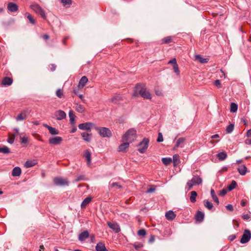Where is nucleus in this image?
Listing matches in <instances>:
<instances>
[{"label":"nucleus","mask_w":251,"mask_h":251,"mask_svg":"<svg viewBox=\"0 0 251 251\" xmlns=\"http://www.w3.org/2000/svg\"><path fill=\"white\" fill-rule=\"evenodd\" d=\"M133 95L135 97L140 95L145 99H151V94L144 84H137L136 85Z\"/></svg>","instance_id":"1"},{"label":"nucleus","mask_w":251,"mask_h":251,"mask_svg":"<svg viewBox=\"0 0 251 251\" xmlns=\"http://www.w3.org/2000/svg\"><path fill=\"white\" fill-rule=\"evenodd\" d=\"M197 172V171L194 172L192 178L187 182L186 186L188 190H191L194 185H199L202 183V179L200 176L196 174Z\"/></svg>","instance_id":"2"},{"label":"nucleus","mask_w":251,"mask_h":251,"mask_svg":"<svg viewBox=\"0 0 251 251\" xmlns=\"http://www.w3.org/2000/svg\"><path fill=\"white\" fill-rule=\"evenodd\" d=\"M137 137L136 130L134 128L129 129L123 136V141H128L132 143L134 141Z\"/></svg>","instance_id":"3"},{"label":"nucleus","mask_w":251,"mask_h":251,"mask_svg":"<svg viewBox=\"0 0 251 251\" xmlns=\"http://www.w3.org/2000/svg\"><path fill=\"white\" fill-rule=\"evenodd\" d=\"M96 129L102 137H110L112 136V132L108 128L97 127Z\"/></svg>","instance_id":"4"},{"label":"nucleus","mask_w":251,"mask_h":251,"mask_svg":"<svg viewBox=\"0 0 251 251\" xmlns=\"http://www.w3.org/2000/svg\"><path fill=\"white\" fill-rule=\"evenodd\" d=\"M149 140L147 138H144L143 140L138 145V151L140 153H144L149 146Z\"/></svg>","instance_id":"5"},{"label":"nucleus","mask_w":251,"mask_h":251,"mask_svg":"<svg viewBox=\"0 0 251 251\" xmlns=\"http://www.w3.org/2000/svg\"><path fill=\"white\" fill-rule=\"evenodd\" d=\"M53 182L55 185L60 186H68L69 184V182L67 179L61 177H55L53 179Z\"/></svg>","instance_id":"6"},{"label":"nucleus","mask_w":251,"mask_h":251,"mask_svg":"<svg viewBox=\"0 0 251 251\" xmlns=\"http://www.w3.org/2000/svg\"><path fill=\"white\" fill-rule=\"evenodd\" d=\"M66 117V113L61 110H58L54 112L52 118L58 121L65 119Z\"/></svg>","instance_id":"7"},{"label":"nucleus","mask_w":251,"mask_h":251,"mask_svg":"<svg viewBox=\"0 0 251 251\" xmlns=\"http://www.w3.org/2000/svg\"><path fill=\"white\" fill-rule=\"evenodd\" d=\"M31 8L36 13L39 14L43 19L46 18V15L44 10L38 4H33L31 5Z\"/></svg>","instance_id":"8"},{"label":"nucleus","mask_w":251,"mask_h":251,"mask_svg":"<svg viewBox=\"0 0 251 251\" xmlns=\"http://www.w3.org/2000/svg\"><path fill=\"white\" fill-rule=\"evenodd\" d=\"M251 238V231L248 229H245L240 240V242L242 244H245L250 241Z\"/></svg>","instance_id":"9"},{"label":"nucleus","mask_w":251,"mask_h":251,"mask_svg":"<svg viewBox=\"0 0 251 251\" xmlns=\"http://www.w3.org/2000/svg\"><path fill=\"white\" fill-rule=\"evenodd\" d=\"M107 224L108 226L115 233H118L121 231L120 226L117 223L108 222Z\"/></svg>","instance_id":"10"},{"label":"nucleus","mask_w":251,"mask_h":251,"mask_svg":"<svg viewBox=\"0 0 251 251\" xmlns=\"http://www.w3.org/2000/svg\"><path fill=\"white\" fill-rule=\"evenodd\" d=\"M63 141L62 138L60 136H55L50 138L49 143L53 145H57L60 144Z\"/></svg>","instance_id":"11"},{"label":"nucleus","mask_w":251,"mask_h":251,"mask_svg":"<svg viewBox=\"0 0 251 251\" xmlns=\"http://www.w3.org/2000/svg\"><path fill=\"white\" fill-rule=\"evenodd\" d=\"M29 111L28 110H24L20 114H18L16 118L17 121H23L27 119Z\"/></svg>","instance_id":"12"},{"label":"nucleus","mask_w":251,"mask_h":251,"mask_svg":"<svg viewBox=\"0 0 251 251\" xmlns=\"http://www.w3.org/2000/svg\"><path fill=\"white\" fill-rule=\"evenodd\" d=\"M94 124L90 122H86L78 125V127L81 130H90Z\"/></svg>","instance_id":"13"},{"label":"nucleus","mask_w":251,"mask_h":251,"mask_svg":"<svg viewBox=\"0 0 251 251\" xmlns=\"http://www.w3.org/2000/svg\"><path fill=\"white\" fill-rule=\"evenodd\" d=\"M7 9L11 12H15L18 10V6L15 3L9 2L7 4Z\"/></svg>","instance_id":"14"},{"label":"nucleus","mask_w":251,"mask_h":251,"mask_svg":"<svg viewBox=\"0 0 251 251\" xmlns=\"http://www.w3.org/2000/svg\"><path fill=\"white\" fill-rule=\"evenodd\" d=\"M13 79L12 78L5 76L1 81V85L2 86H10L12 84Z\"/></svg>","instance_id":"15"},{"label":"nucleus","mask_w":251,"mask_h":251,"mask_svg":"<svg viewBox=\"0 0 251 251\" xmlns=\"http://www.w3.org/2000/svg\"><path fill=\"white\" fill-rule=\"evenodd\" d=\"M88 81L87 77L86 76H83L80 79L77 87L80 89H82Z\"/></svg>","instance_id":"16"},{"label":"nucleus","mask_w":251,"mask_h":251,"mask_svg":"<svg viewBox=\"0 0 251 251\" xmlns=\"http://www.w3.org/2000/svg\"><path fill=\"white\" fill-rule=\"evenodd\" d=\"M124 142L123 144H121L119 146L118 151H122V152L125 151L127 149V148H128V147H129V145L130 143H129L128 141H124Z\"/></svg>","instance_id":"17"},{"label":"nucleus","mask_w":251,"mask_h":251,"mask_svg":"<svg viewBox=\"0 0 251 251\" xmlns=\"http://www.w3.org/2000/svg\"><path fill=\"white\" fill-rule=\"evenodd\" d=\"M96 251H108L103 243L99 242L95 247Z\"/></svg>","instance_id":"18"},{"label":"nucleus","mask_w":251,"mask_h":251,"mask_svg":"<svg viewBox=\"0 0 251 251\" xmlns=\"http://www.w3.org/2000/svg\"><path fill=\"white\" fill-rule=\"evenodd\" d=\"M89 233L87 230L81 232L78 236V239L80 241H83L89 237Z\"/></svg>","instance_id":"19"},{"label":"nucleus","mask_w":251,"mask_h":251,"mask_svg":"<svg viewBox=\"0 0 251 251\" xmlns=\"http://www.w3.org/2000/svg\"><path fill=\"white\" fill-rule=\"evenodd\" d=\"M204 217V214L200 211H198L196 214L195 219L196 221L201 222L203 220Z\"/></svg>","instance_id":"20"},{"label":"nucleus","mask_w":251,"mask_h":251,"mask_svg":"<svg viewBox=\"0 0 251 251\" xmlns=\"http://www.w3.org/2000/svg\"><path fill=\"white\" fill-rule=\"evenodd\" d=\"M171 43H174L173 36L165 37L161 39V44H167Z\"/></svg>","instance_id":"21"},{"label":"nucleus","mask_w":251,"mask_h":251,"mask_svg":"<svg viewBox=\"0 0 251 251\" xmlns=\"http://www.w3.org/2000/svg\"><path fill=\"white\" fill-rule=\"evenodd\" d=\"M84 156L85 157L86 160H87V163L88 166H90L91 165V153L90 151L87 150L85 151L84 153Z\"/></svg>","instance_id":"22"},{"label":"nucleus","mask_w":251,"mask_h":251,"mask_svg":"<svg viewBox=\"0 0 251 251\" xmlns=\"http://www.w3.org/2000/svg\"><path fill=\"white\" fill-rule=\"evenodd\" d=\"M165 217L168 220H173L176 218V215L173 211L170 210L166 213Z\"/></svg>","instance_id":"23"},{"label":"nucleus","mask_w":251,"mask_h":251,"mask_svg":"<svg viewBox=\"0 0 251 251\" xmlns=\"http://www.w3.org/2000/svg\"><path fill=\"white\" fill-rule=\"evenodd\" d=\"M44 126L46 127L48 129L50 133L51 134L57 135L59 134V131L57 130L55 128L49 126L47 125H44Z\"/></svg>","instance_id":"24"},{"label":"nucleus","mask_w":251,"mask_h":251,"mask_svg":"<svg viewBox=\"0 0 251 251\" xmlns=\"http://www.w3.org/2000/svg\"><path fill=\"white\" fill-rule=\"evenodd\" d=\"M82 138H83V139L86 141V142H90L91 140V137H92V134L91 133H86V132H82L81 133V134Z\"/></svg>","instance_id":"25"},{"label":"nucleus","mask_w":251,"mask_h":251,"mask_svg":"<svg viewBox=\"0 0 251 251\" xmlns=\"http://www.w3.org/2000/svg\"><path fill=\"white\" fill-rule=\"evenodd\" d=\"M21 174V169L19 167H15L12 172V175L13 176H19Z\"/></svg>","instance_id":"26"},{"label":"nucleus","mask_w":251,"mask_h":251,"mask_svg":"<svg viewBox=\"0 0 251 251\" xmlns=\"http://www.w3.org/2000/svg\"><path fill=\"white\" fill-rule=\"evenodd\" d=\"M216 156L219 160L221 161L224 160L227 158V154L225 151L219 152Z\"/></svg>","instance_id":"27"},{"label":"nucleus","mask_w":251,"mask_h":251,"mask_svg":"<svg viewBox=\"0 0 251 251\" xmlns=\"http://www.w3.org/2000/svg\"><path fill=\"white\" fill-rule=\"evenodd\" d=\"M37 162L34 160H27L25 164V167L26 168H30L35 166Z\"/></svg>","instance_id":"28"},{"label":"nucleus","mask_w":251,"mask_h":251,"mask_svg":"<svg viewBox=\"0 0 251 251\" xmlns=\"http://www.w3.org/2000/svg\"><path fill=\"white\" fill-rule=\"evenodd\" d=\"M173 161L174 163V166L176 167L177 166L180 162L179 155L177 154L174 155L173 156Z\"/></svg>","instance_id":"29"},{"label":"nucleus","mask_w":251,"mask_h":251,"mask_svg":"<svg viewBox=\"0 0 251 251\" xmlns=\"http://www.w3.org/2000/svg\"><path fill=\"white\" fill-rule=\"evenodd\" d=\"M70 123L72 125L75 124V116L73 110H70L69 112Z\"/></svg>","instance_id":"30"},{"label":"nucleus","mask_w":251,"mask_h":251,"mask_svg":"<svg viewBox=\"0 0 251 251\" xmlns=\"http://www.w3.org/2000/svg\"><path fill=\"white\" fill-rule=\"evenodd\" d=\"M247 169L245 165H242L238 168V171L241 175H245L247 172Z\"/></svg>","instance_id":"31"},{"label":"nucleus","mask_w":251,"mask_h":251,"mask_svg":"<svg viewBox=\"0 0 251 251\" xmlns=\"http://www.w3.org/2000/svg\"><path fill=\"white\" fill-rule=\"evenodd\" d=\"M91 200L92 199L90 197H87L86 198H85L81 203V207H85L91 202Z\"/></svg>","instance_id":"32"},{"label":"nucleus","mask_w":251,"mask_h":251,"mask_svg":"<svg viewBox=\"0 0 251 251\" xmlns=\"http://www.w3.org/2000/svg\"><path fill=\"white\" fill-rule=\"evenodd\" d=\"M195 58L196 60H198L201 63H206L208 61V58H203L201 56V55H196Z\"/></svg>","instance_id":"33"},{"label":"nucleus","mask_w":251,"mask_h":251,"mask_svg":"<svg viewBox=\"0 0 251 251\" xmlns=\"http://www.w3.org/2000/svg\"><path fill=\"white\" fill-rule=\"evenodd\" d=\"M203 204L204 206L208 210H211L213 207V204L208 200H204Z\"/></svg>","instance_id":"34"},{"label":"nucleus","mask_w":251,"mask_h":251,"mask_svg":"<svg viewBox=\"0 0 251 251\" xmlns=\"http://www.w3.org/2000/svg\"><path fill=\"white\" fill-rule=\"evenodd\" d=\"M26 15V17L29 21V22L32 24V25H34L36 24V20L33 18V17L31 16L29 13H26L25 14Z\"/></svg>","instance_id":"35"},{"label":"nucleus","mask_w":251,"mask_h":251,"mask_svg":"<svg viewBox=\"0 0 251 251\" xmlns=\"http://www.w3.org/2000/svg\"><path fill=\"white\" fill-rule=\"evenodd\" d=\"M185 141V138L181 137V138H178L176 141V148L179 147H182V144L184 143Z\"/></svg>","instance_id":"36"},{"label":"nucleus","mask_w":251,"mask_h":251,"mask_svg":"<svg viewBox=\"0 0 251 251\" xmlns=\"http://www.w3.org/2000/svg\"><path fill=\"white\" fill-rule=\"evenodd\" d=\"M197 196V193L196 191H193L191 192V196L190 200L192 202H195L196 201V197Z\"/></svg>","instance_id":"37"},{"label":"nucleus","mask_w":251,"mask_h":251,"mask_svg":"<svg viewBox=\"0 0 251 251\" xmlns=\"http://www.w3.org/2000/svg\"><path fill=\"white\" fill-rule=\"evenodd\" d=\"M210 193H211V197H212V199H213L214 201H215L217 204H219V201L218 198L216 196L215 191L213 189H211Z\"/></svg>","instance_id":"38"},{"label":"nucleus","mask_w":251,"mask_h":251,"mask_svg":"<svg viewBox=\"0 0 251 251\" xmlns=\"http://www.w3.org/2000/svg\"><path fill=\"white\" fill-rule=\"evenodd\" d=\"M75 110L79 113H83L85 108L82 105L77 103L75 106Z\"/></svg>","instance_id":"39"},{"label":"nucleus","mask_w":251,"mask_h":251,"mask_svg":"<svg viewBox=\"0 0 251 251\" xmlns=\"http://www.w3.org/2000/svg\"><path fill=\"white\" fill-rule=\"evenodd\" d=\"M238 109V105L235 103L232 102L230 104V111L231 112H236Z\"/></svg>","instance_id":"40"},{"label":"nucleus","mask_w":251,"mask_h":251,"mask_svg":"<svg viewBox=\"0 0 251 251\" xmlns=\"http://www.w3.org/2000/svg\"><path fill=\"white\" fill-rule=\"evenodd\" d=\"M172 161V159L171 158H167L164 157L162 158V163L166 166L170 164Z\"/></svg>","instance_id":"41"},{"label":"nucleus","mask_w":251,"mask_h":251,"mask_svg":"<svg viewBox=\"0 0 251 251\" xmlns=\"http://www.w3.org/2000/svg\"><path fill=\"white\" fill-rule=\"evenodd\" d=\"M234 126L233 124H230L226 128V132L227 133H230L234 129Z\"/></svg>","instance_id":"42"},{"label":"nucleus","mask_w":251,"mask_h":251,"mask_svg":"<svg viewBox=\"0 0 251 251\" xmlns=\"http://www.w3.org/2000/svg\"><path fill=\"white\" fill-rule=\"evenodd\" d=\"M237 185L236 182L235 180H232L231 183L227 186V189L229 191H231L235 188Z\"/></svg>","instance_id":"43"},{"label":"nucleus","mask_w":251,"mask_h":251,"mask_svg":"<svg viewBox=\"0 0 251 251\" xmlns=\"http://www.w3.org/2000/svg\"><path fill=\"white\" fill-rule=\"evenodd\" d=\"M17 136L16 134H10L9 135L8 142L12 144L14 142L15 138Z\"/></svg>","instance_id":"44"},{"label":"nucleus","mask_w":251,"mask_h":251,"mask_svg":"<svg viewBox=\"0 0 251 251\" xmlns=\"http://www.w3.org/2000/svg\"><path fill=\"white\" fill-rule=\"evenodd\" d=\"M0 152H2L4 154H8L10 152V150L7 147L4 146L2 148H0Z\"/></svg>","instance_id":"45"},{"label":"nucleus","mask_w":251,"mask_h":251,"mask_svg":"<svg viewBox=\"0 0 251 251\" xmlns=\"http://www.w3.org/2000/svg\"><path fill=\"white\" fill-rule=\"evenodd\" d=\"M110 188H115L116 189H121L122 188V186L118 183L113 182L110 184Z\"/></svg>","instance_id":"46"},{"label":"nucleus","mask_w":251,"mask_h":251,"mask_svg":"<svg viewBox=\"0 0 251 251\" xmlns=\"http://www.w3.org/2000/svg\"><path fill=\"white\" fill-rule=\"evenodd\" d=\"M56 95L59 98H63L64 96L63 90L61 89H57L56 91Z\"/></svg>","instance_id":"47"},{"label":"nucleus","mask_w":251,"mask_h":251,"mask_svg":"<svg viewBox=\"0 0 251 251\" xmlns=\"http://www.w3.org/2000/svg\"><path fill=\"white\" fill-rule=\"evenodd\" d=\"M61 2L66 7H69L72 4V0H61Z\"/></svg>","instance_id":"48"},{"label":"nucleus","mask_w":251,"mask_h":251,"mask_svg":"<svg viewBox=\"0 0 251 251\" xmlns=\"http://www.w3.org/2000/svg\"><path fill=\"white\" fill-rule=\"evenodd\" d=\"M137 234L139 236H145L146 234V231L144 229H141L138 231Z\"/></svg>","instance_id":"49"},{"label":"nucleus","mask_w":251,"mask_h":251,"mask_svg":"<svg viewBox=\"0 0 251 251\" xmlns=\"http://www.w3.org/2000/svg\"><path fill=\"white\" fill-rule=\"evenodd\" d=\"M20 139L22 144H27L28 142V139L27 137H21Z\"/></svg>","instance_id":"50"},{"label":"nucleus","mask_w":251,"mask_h":251,"mask_svg":"<svg viewBox=\"0 0 251 251\" xmlns=\"http://www.w3.org/2000/svg\"><path fill=\"white\" fill-rule=\"evenodd\" d=\"M174 72L177 75H179V70L177 64L173 66Z\"/></svg>","instance_id":"51"},{"label":"nucleus","mask_w":251,"mask_h":251,"mask_svg":"<svg viewBox=\"0 0 251 251\" xmlns=\"http://www.w3.org/2000/svg\"><path fill=\"white\" fill-rule=\"evenodd\" d=\"M214 85L215 86H216L217 88H220L222 87L221 81L220 80L217 79L214 82Z\"/></svg>","instance_id":"52"},{"label":"nucleus","mask_w":251,"mask_h":251,"mask_svg":"<svg viewBox=\"0 0 251 251\" xmlns=\"http://www.w3.org/2000/svg\"><path fill=\"white\" fill-rule=\"evenodd\" d=\"M163 141V135L161 133L159 132L158 133V138L157 139V141L158 142H161Z\"/></svg>","instance_id":"53"},{"label":"nucleus","mask_w":251,"mask_h":251,"mask_svg":"<svg viewBox=\"0 0 251 251\" xmlns=\"http://www.w3.org/2000/svg\"><path fill=\"white\" fill-rule=\"evenodd\" d=\"M227 193V190L225 189H223L221 190L219 192V196L223 197Z\"/></svg>","instance_id":"54"},{"label":"nucleus","mask_w":251,"mask_h":251,"mask_svg":"<svg viewBox=\"0 0 251 251\" xmlns=\"http://www.w3.org/2000/svg\"><path fill=\"white\" fill-rule=\"evenodd\" d=\"M133 246L136 250H138L143 247V244L141 243H135Z\"/></svg>","instance_id":"55"},{"label":"nucleus","mask_w":251,"mask_h":251,"mask_svg":"<svg viewBox=\"0 0 251 251\" xmlns=\"http://www.w3.org/2000/svg\"><path fill=\"white\" fill-rule=\"evenodd\" d=\"M242 218L245 220H249L251 218V216L248 214H243Z\"/></svg>","instance_id":"56"},{"label":"nucleus","mask_w":251,"mask_h":251,"mask_svg":"<svg viewBox=\"0 0 251 251\" xmlns=\"http://www.w3.org/2000/svg\"><path fill=\"white\" fill-rule=\"evenodd\" d=\"M155 93L157 96H161L163 95L162 91L157 89L155 90Z\"/></svg>","instance_id":"57"},{"label":"nucleus","mask_w":251,"mask_h":251,"mask_svg":"<svg viewBox=\"0 0 251 251\" xmlns=\"http://www.w3.org/2000/svg\"><path fill=\"white\" fill-rule=\"evenodd\" d=\"M168 64H172L173 66L176 65L177 63L176 59L175 58H173L169 61Z\"/></svg>","instance_id":"58"},{"label":"nucleus","mask_w":251,"mask_h":251,"mask_svg":"<svg viewBox=\"0 0 251 251\" xmlns=\"http://www.w3.org/2000/svg\"><path fill=\"white\" fill-rule=\"evenodd\" d=\"M226 207V208L230 211H232L233 210V206L230 204H227Z\"/></svg>","instance_id":"59"},{"label":"nucleus","mask_w":251,"mask_h":251,"mask_svg":"<svg viewBox=\"0 0 251 251\" xmlns=\"http://www.w3.org/2000/svg\"><path fill=\"white\" fill-rule=\"evenodd\" d=\"M236 236L235 235L232 234V235L229 236L228 239L229 241H232L236 238Z\"/></svg>","instance_id":"60"},{"label":"nucleus","mask_w":251,"mask_h":251,"mask_svg":"<svg viewBox=\"0 0 251 251\" xmlns=\"http://www.w3.org/2000/svg\"><path fill=\"white\" fill-rule=\"evenodd\" d=\"M154 235H151L150 237V239H149V242L151 243H153L154 241Z\"/></svg>","instance_id":"61"},{"label":"nucleus","mask_w":251,"mask_h":251,"mask_svg":"<svg viewBox=\"0 0 251 251\" xmlns=\"http://www.w3.org/2000/svg\"><path fill=\"white\" fill-rule=\"evenodd\" d=\"M79 89H80V88H79L78 87H77V88L74 89V93L76 94V95H77L78 94V92H79Z\"/></svg>","instance_id":"62"},{"label":"nucleus","mask_w":251,"mask_h":251,"mask_svg":"<svg viewBox=\"0 0 251 251\" xmlns=\"http://www.w3.org/2000/svg\"><path fill=\"white\" fill-rule=\"evenodd\" d=\"M42 37L43 39L45 40L49 39L50 38V36L47 34L43 35Z\"/></svg>","instance_id":"63"},{"label":"nucleus","mask_w":251,"mask_h":251,"mask_svg":"<svg viewBox=\"0 0 251 251\" xmlns=\"http://www.w3.org/2000/svg\"><path fill=\"white\" fill-rule=\"evenodd\" d=\"M247 203V201H244V200H242L241 201V204L242 206H245L246 204Z\"/></svg>","instance_id":"64"}]
</instances>
